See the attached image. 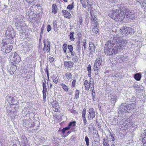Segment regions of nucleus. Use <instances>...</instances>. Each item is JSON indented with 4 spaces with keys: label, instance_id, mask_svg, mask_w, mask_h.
<instances>
[{
    "label": "nucleus",
    "instance_id": "obj_1",
    "mask_svg": "<svg viewBox=\"0 0 146 146\" xmlns=\"http://www.w3.org/2000/svg\"><path fill=\"white\" fill-rule=\"evenodd\" d=\"M126 44L125 41L121 37L115 36L113 40H108L105 44V54L107 55H114L121 51Z\"/></svg>",
    "mask_w": 146,
    "mask_h": 146
},
{
    "label": "nucleus",
    "instance_id": "obj_2",
    "mask_svg": "<svg viewBox=\"0 0 146 146\" xmlns=\"http://www.w3.org/2000/svg\"><path fill=\"white\" fill-rule=\"evenodd\" d=\"M14 22L17 29L20 31H21L23 34L27 36L29 35V31L27 29V26L23 21V17L22 16L17 17Z\"/></svg>",
    "mask_w": 146,
    "mask_h": 146
},
{
    "label": "nucleus",
    "instance_id": "obj_3",
    "mask_svg": "<svg viewBox=\"0 0 146 146\" xmlns=\"http://www.w3.org/2000/svg\"><path fill=\"white\" fill-rule=\"evenodd\" d=\"M39 123L38 121H35V122H34L31 120H24L23 125L24 127L27 128H32V131L31 132H33L37 130L39 127Z\"/></svg>",
    "mask_w": 146,
    "mask_h": 146
},
{
    "label": "nucleus",
    "instance_id": "obj_4",
    "mask_svg": "<svg viewBox=\"0 0 146 146\" xmlns=\"http://www.w3.org/2000/svg\"><path fill=\"white\" fill-rule=\"evenodd\" d=\"M11 42L9 43H7L5 40H3L2 43L3 46L1 47V50L3 54H5L10 52L13 48V45Z\"/></svg>",
    "mask_w": 146,
    "mask_h": 146
},
{
    "label": "nucleus",
    "instance_id": "obj_5",
    "mask_svg": "<svg viewBox=\"0 0 146 146\" xmlns=\"http://www.w3.org/2000/svg\"><path fill=\"white\" fill-rule=\"evenodd\" d=\"M125 117L122 116H116L113 119L112 123L115 125L120 126L122 127L124 122L125 121Z\"/></svg>",
    "mask_w": 146,
    "mask_h": 146
},
{
    "label": "nucleus",
    "instance_id": "obj_6",
    "mask_svg": "<svg viewBox=\"0 0 146 146\" xmlns=\"http://www.w3.org/2000/svg\"><path fill=\"white\" fill-rule=\"evenodd\" d=\"M7 38L11 40V42H13V38L15 35V32L14 29L11 26H9L5 33Z\"/></svg>",
    "mask_w": 146,
    "mask_h": 146
},
{
    "label": "nucleus",
    "instance_id": "obj_7",
    "mask_svg": "<svg viewBox=\"0 0 146 146\" xmlns=\"http://www.w3.org/2000/svg\"><path fill=\"white\" fill-rule=\"evenodd\" d=\"M6 100L9 104V106L17 105L18 103L17 97L13 96L12 94H9L6 97Z\"/></svg>",
    "mask_w": 146,
    "mask_h": 146
},
{
    "label": "nucleus",
    "instance_id": "obj_8",
    "mask_svg": "<svg viewBox=\"0 0 146 146\" xmlns=\"http://www.w3.org/2000/svg\"><path fill=\"white\" fill-rule=\"evenodd\" d=\"M9 61L12 64H17L20 60V58L16 52L13 53L9 58Z\"/></svg>",
    "mask_w": 146,
    "mask_h": 146
},
{
    "label": "nucleus",
    "instance_id": "obj_9",
    "mask_svg": "<svg viewBox=\"0 0 146 146\" xmlns=\"http://www.w3.org/2000/svg\"><path fill=\"white\" fill-rule=\"evenodd\" d=\"M119 114L123 115L126 111L128 112L127 104L126 103H122L119 106L117 111Z\"/></svg>",
    "mask_w": 146,
    "mask_h": 146
},
{
    "label": "nucleus",
    "instance_id": "obj_10",
    "mask_svg": "<svg viewBox=\"0 0 146 146\" xmlns=\"http://www.w3.org/2000/svg\"><path fill=\"white\" fill-rule=\"evenodd\" d=\"M124 11H125V15L127 18L129 20H133L134 19L135 15L133 11H130L129 9L125 7Z\"/></svg>",
    "mask_w": 146,
    "mask_h": 146
},
{
    "label": "nucleus",
    "instance_id": "obj_11",
    "mask_svg": "<svg viewBox=\"0 0 146 146\" xmlns=\"http://www.w3.org/2000/svg\"><path fill=\"white\" fill-rule=\"evenodd\" d=\"M132 125V121L130 119H126L123 123V125L122 126V128L123 130H126Z\"/></svg>",
    "mask_w": 146,
    "mask_h": 146
},
{
    "label": "nucleus",
    "instance_id": "obj_12",
    "mask_svg": "<svg viewBox=\"0 0 146 146\" xmlns=\"http://www.w3.org/2000/svg\"><path fill=\"white\" fill-rule=\"evenodd\" d=\"M131 29L128 27L123 26L119 30V31L123 36H125L130 33Z\"/></svg>",
    "mask_w": 146,
    "mask_h": 146
},
{
    "label": "nucleus",
    "instance_id": "obj_13",
    "mask_svg": "<svg viewBox=\"0 0 146 146\" xmlns=\"http://www.w3.org/2000/svg\"><path fill=\"white\" fill-rule=\"evenodd\" d=\"M121 12V10L116 9L113 10L112 13H110L109 15L113 19L117 21L118 14Z\"/></svg>",
    "mask_w": 146,
    "mask_h": 146
},
{
    "label": "nucleus",
    "instance_id": "obj_14",
    "mask_svg": "<svg viewBox=\"0 0 146 146\" xmlns=\"http://www.w3.org/2000/svg\"><path fill=\"white\" fill-rule=\"evenodd\" d=\"M124 8L125 7H123L122 9L121 10V12H119L118 14L117 20L118 21H121L125 18V11H124Z\"/></svg>",
    "mask_w": 146,
    "mask_h": 146
},
{
    "label": "nucleus",
    "instance_id": "obj_15",
    "mask_svg": "<svg viewBox=\"0 0 146 146\" xmlns=\"http://www.w3.org/2000/svg\"><path fill=\"white\" fill-rule=\"evenodd\" d=\"M85 85V89L86 90H88L90 88H94V82L89 83L88 80H86L84 82Z\"/></svg>",
    "mask_w": 146,
    "mask_h": 146
},
{
    "label": "nucleus",
    "instance_id": "obj_16",
    "mask_svg": "<svg viewBox=\"0 0 146 146\" xmlns=\"http://www.w3.org/2000/svg\"><path fill=\"white\" fill-rule=\"evenodd\" d=\"M31 8H33V10H34V9H36V14L38 15L39 16H40L42 15V11L41 8H38V7L36 5H33L31 7Z\"/></svg>",
    "mask_w": 146,
    "mask_h": 146
},
{
    "label": "nucleus",
    "instance_id": "obj_17",
    "mask_svg": "<svg viewBox=\"0 0 146 146\" xmlns=\"http://www.w3.org/2000/svg\"><path fill=\"white\" fill-rule=\"evenodd\" d=\"M95 116L94 110L93 108L90 109L88 114V119L89 120L94 118Z\"/></svg>",
    "mask_w": 146,
    "mask_h": 146
},
{
    "label": "nucleus",
    "instance_id": "obj_18",
    "mask_svg": "<svg viewBox=\"0 0 146 146\" xmlns=\"http://www.w3.org/2000/svg\"><path fill=\"white\" fill-rule=\"evenodd\" d=\"M21 144L24 146L27 145L28 144L27 138L24 135L21 136Z\"/></svg>",
    "mask_w": 146,
    "mask_h": 146
},
{
    "label": "nucleus",
    "instance_id": "obj_19",
    "mask_svg": "<svg viewBox=\"0 0 146 146\" xmlns=\"http://www.w3.org/2000/svg\"><path fill=\"white\" fill-rule=\"evenodd\" d=\"M6 108L8 114L11 116H13L15 113V109L14 108H9V106L7 107Z\"/></svg>",
    "mask_w": 146,
    "mask_h": 146
},
{
    "label": "nucleus",
    "instance_id": "obj_20",
    "mask_svg": "<svg viewBox=\"0 0 146 146\" xmlns=\"http://www.w3.org/2000/svg\"><path fill=\"white\" fill-rule=\"evenodd\" d=\"M136 104L134 102L133 103H131L129 105H127V108L128 112H130L131 110H133L135 108Z\"/></svg>",
    "mask_w": 146,
    "mask_h": 146
},
{
    "label": "nucleus",
    "instance_id": "obj_21",
    "mask_svg": "<svg viewBox=\"0 0 146 146\" xmlns=\"http://www.w3.org/2000/svg\"><path fill=\"white\" fill-rule=\"evenodd\" d=\"M141 137L143 146H146V130L144 131V132L141 134Z\"/></svg>",
    "mask_w": 146,
    "mask_h": 146
},
{
    "label": "nucleus",
    "instance_id": "obj_22",
    "mask_svg": "<svg viewBox=\"0 0 146 146\" xmlns=\"http://www.w3.org/2000/svg\"><path fill=\"white\" fill-rule=\"evenodd\" d=\"M31 47L26 44L22 45V49L24 52L29 51L31 49Z\"/></svg>",
    "mask_w": 146,
    "mask_h": 146
},
{
    "label": "nucleus",
    "instance_id": "obj_23",
    "mask_svg": "<svg viewBox=\"0 0 146 146\" xmlns=\"http://www.w3.org/2000/svg\"><path fill=\"white\" fill-rule=\"evenodd\" d=\"M103 144L104 146H110V145L112 143L111 142V140L109 139H103Z\"/></svg>",
    "mask_w": 146,
    "mask_h": 146
},
{
    "label": "nucleus",
    "instance_id": "obj_24",
    "mask_svg": "<svg viewBox=\"0 0 146 146\" xmlns=\"http://www.w3.org/2000/svg\"><path fill=\"white\" fill-rule=\"evenodd\" d=\"M62 12L64 16L66 18H69L71 16L70 13L67 10H63L62 11Z\"/></svg>",
    "mask_w": 146,
    "mask_h": 146
},
{
    "label": "nucleus",
    "instance_id": "obj_25",
    "mask_svg": "<svg viewBox=\"0 0 146 146\" xmlns=\"http://www.w3.org/2000/svg\"><path fill=\"white\" fill-rule=\"evenodd\" d=\"M42 86L43 87L42 92L43 96V100L45 101L46 99V84L44 82H43Z\"/></svg>",
    "mask_w": 146,
    "mask_h": 146
},
{
    "label": "nucleus",
    "instance_id": "obj_26",
    "mask_svg": "<svg viewBox=\"0 0 146 146\" xmlns=\"http://www.w3.org/2000/svg\"><path fill=\"white\" fill-rule=\"evenodd\" d=\"M77 38L78 40L76 44H80V40H82V38L81 33H79L77 34Z\"/></svg>",
    "mask_w": 146,
    "mask_h": 146
},
{
    "label": "nucleus",
    "instance_id": "obj_27",
    "mask_svg": "<svg viewBox=\"0 0 146 146\" xmlns=\"http://www.w3.org/2000/svg\"><path fill=\"white\" fill-rule=\"evenodd\" d=\"M89 47L90 48V50H91V52H93L95 51V47L94 45L93 44L92 42H90L89 43Z\"/></svg>",
    "mask_w": 146,
    "mask_h": 146
},
{
    "label": "nucleus",
    "instance_id": "obj_28",
    "mask_svg": "<svg viewBox=\"0 0 146 146\" xmlns=\"http://www.w3.org/2000/svg\"><path fill=\"white\" fill-rule=\"evenodd\" d=\"M52 12L56 14L57 11V7L56 5L55 4H53L52 6Z\"/></svg>",
    "mask_w": 146,
    "mask_h": 146
},
{
    "label": "nucleus",
    "instance_id": "obj_29",
    "mask_svg": "<svg viewBox=\"0 0 146 146\" xmlns=\"http://www.w3.org/2000/svg\"><path fill=\"white\" fill-rule=\"evenodd\" d=\"M141 77V74L140 73H136L134 74V78L137 81H139Z\"/></svg>",
    "mask_w": 146,
    "mask_h": 146
},
{
    "label": "nucleus",
    "instance_id": "obj_30",
    "mask_svg": "<svg viewBox=\"0 0 146 146\" xmlns=\"http://www.w3.org/2000/svg\"><path fill=\"white\" fill-rule=\"evenodd\" d=\"M117 99V98L116 96H112L111 99V104H112L113 105H114L116 102Z\"/></svg>",
    "mask_w": 146,
    "mask_h": 146
},
{
    "label": "nucleus",
    "instance_id": "obj_31",
    "mask_svg": "<svg viewBox=\"0 0 146 146\" xmlns=\"http://www.w3.org/2000/svg\"><path fill=\"white\" fill-rule=\"evenodd\" d=\"M102 61L101 57H99L96 58L94 64H101L102 62Z\"/></svg>",
    "mask_w": 146,
    "mask_h": 146
},
{
    "label": "nucleus",
    "instance_id": "obj_32",
    "mask_svg": "<svg viewBox=\"0 0 146 146\" xmlns=\"http://www.w3.org/2000/svg\"><path fill=\"white\" fill-rule=\"evenodd\" d=\"M94 141L95 142H98L99 141V136L98 134H96L93 137Z\"/></svg>",
    "mask_w": 146,
    "mask_h": 146
},
{
    "label": "nucleus",
    "instance_id": "obj_33",
    "mask_svg": "<svg viewBox=\"0 0 146 146\" xmlns=\"http://www.w3.org/2000/svg\"><path fill=\"white\" fill-rule=\"evenodd\" d=\"M77 46L76 48V52H75V54H77L78 55L80 54V51L81 50L80 47V44H77Z\"/></svg>",
    "mask_w": 146,
    "mask_h": 146
},
{
    "label": "nucleus",
    "instance_id": "obj_34",
    "mask_svg": "<svg viewBox=\"0 0 146 146\" xmlns=\"http://www.w3.org/2000/svg\"><path fill=\"white\" fill-rule=\"evenodd\" d=\"M60 85L65 91L67 92L68 91L69 88L68 86L63 83L61 84Z\"/></svg>",
    "mask_w": 146,
    "mask_h": 146
},
{
    "label": "nucleus",
    "instance_id": "obj_35",
    "mask_svg": "<svg viewBox=\"0 0 146 146\" xmlns=\"http://www.w3.org/2000/svg\"><path fill=\"white\" fill-rule=\"evenodd\" d=\"M51 105L52 107L55 108V109L57 110L59 108L58 103L56 101H54V102H53L52 104Z\"/></svg>",
    "mask_w": 146,
    "mask_h": 146
},
{
    "label": "nucleus",
    "instance_id": "obj_36",
    "mask_svg": "<svg viewBox=\"0 0 146 146\" xmlns=\"http://www.w3.org/2000/svg\"><path fill=\"white\" fill-rule=\"evenodd\" d=\"M76 123V122L75 121L70 122L69 123L67 127H69V129H70L71 127L75 126Z\"/></svg>",
    "mask_w": 146,
    "mask_h": 146
},
{
    "label": "nucleus",
    "instance_id": "obj_37",
    "mask_svg": "<svg viewBox=\"0 0 146 146\" xmlns=\"http://www.w3.org/2000/svg\"><path fill=\"white\" fill-rule=\"evenodd\" d=\"M80 94L79 91L78 90H76L75 91V98L74 99H76L77 100L79 98V95Z\"/></svg>",
    "mask_w": 146,
    "mask_h": 146
},
{
    "label": "nucleus",
    "instance_id": "obj_38",
    "mask_svg": "<svg viewBox=\"0 0 146 146\" xmlns=\"http://www.w3.org/2000/svg\"><path fill=\"white\" fill-rule=\"evenodd\" d=\"M65 76L67 79L69 80L72 78V75L71 73H67L65 74Z\"/></svg>",
    "mask_w": 146,
    "mask_h": 146
},
{
    "label": "nucleus",
    "instance_id": "obj_39",
    "mask_svg": "<svg viewBox=\"0 0 146 146\" xmlns=\"http://www.w3.org/2000/svg\"><path fill=\"white\" fill-rule=\"evenodd\" d=\"M93 31L95 33L97 34L99 32V30L97 26H94L92 29Z\"/></svg>",
    "mask_w": 146,
    "mask_h": 146
},
{
    "label": "nucleus",
    "instance_id": "obj_40",
    "mask_svg": "<svg viewBox=\"0 0 146 146\" xmlns=\"http://www.w3.org/2000/svg\"><path fill=\"white\" fill-rule=\"evenodd\" d=\"M101 64H94V71H98L100 68Z\"/></svg>",
    "mask_w": 146,
    "mask_h": 146
},
{
    "label": "nucleus",
    "instance_id": "obj_41",
    "mask_svg": "<svg viewBox=\"0 0 146 146\" xmlns=\"http://www.w3.org/2000/svg\"><path fill=\"white\" fill-rule=\"evenodd\" d=\"M47 48L46 51L47 52H49L50 50V42L48 41H47Z\"/></svg>",
    "mask_w": 146,
    "mask_h": 146
},
{
    "label": "nucleus",
    "instance_id": "obj_42",
    "mask_svg": "<svg viewBox=\"0 0 146 146\" xmlns=\"http://www.w3.org/2000/svg\"><path fill=\"white\" fill-rule=\"evenodd\" d=\"M137 1L140 4L142 7L143 6V4L146 3V0H137Z\"/></svg>",
    "mask_w": 146,
    "mask_h": 146
},
{
    "label": "nucleus",
    "instance_id": "obj_43",
    "mask_svg": "<svg viewBox=\"0 0 146 146\" xmlns=\"http://www.w3.org/2000/svg\"><path fill=\"white\" fill-rule=\"evenodd\" d=\"M74 32H72L70 33V38L71 40L72 41H74L75 39V38L74 37Z\"/></svg>",
    "mask_w": 146,
    "mask_h": 146
},
{
    "label": "nucleus",
    "instance_id": "obj_44",
    "mask_svg": "<svg viewBox=\"0 0 146 146\" xmlns=\"http://www.w3.org/2000/svg\"><path fill=\"white\" fill-rule=\"evenodd\" d=\"M6 60V57H0V63L1 64L5 63Z\"/></svg>",
    "mask_w": 146,
    "mask_h": 146
},
{
    "label": "nucleus",
    "instance_id": "obj_45",
    "mask_svg": "<svg viewBox=\"0 0 146 146\" xmlns=\"http://www.w3.org/2000/svg\"><path fill=\"white\" fill-rule=\"evenodd\" d=\"M74 2H73L72 4L71 5H68L67 7V8L68 9H69L70 10H72L74 8Z\"/></svg>",
    "mask_w": 146,
    "mask_h": 146
},
{
    "label": "nucleus",
    "instance_id": "obj_46",
    "mask_svg": "<svg viewBox=\"0 0 146 146\" xmlns=\"http://www.w3.org/2000/svg\"><path fill=\"white\" fill-rule=\"evenodd\" d=\"M86 40H83V46L84 47V50L82 48V50H83L82 52L83 53H84V50L86 49Z\"/></svg>",
    "mask_w": 146,
    "mask_h": 146
},
{
    "label": "nucleus",
    "instance_id": "obj_47",
    "mask_svg": "<svg viewBox=\"0 0 146 146\" xmlns=\"http://www.w3.org/2000/svg\"><path fill=\"white\" fill-rule=\"evenodd\" d=\"M107 139H109L111 140V142H112V143L115 140V139L113 135H110L109 136V138H108Z\"/></svg>",
    "mask_w": 146,
    "mask_h": 146
},
{
    "label": "nucleus",
    "instance_id": "obj_48",
    "mask_svg": "<svg viewBox=\"0 0 146 146\" xmlns=\"http://www.w3.org/2000/svg\"><path fill=\"white\" fill-rule=\"evenodd\" d=\"M89 139L87 136L85 137V141L86 143L87 146H88L89 145Z\"/></svg>",
    "mask_w": 146,
    "mask_h": 146
},
{
    "label": "nucleus",
    "instance_id": "obj_49",
    "mask_svg": "<svg viewBox=\"0 0 146 146\" xmlns=\"http://www.w3.org/2000/svg\"><path fill=\"white\" fill-rule=\"evenodd\" d=\"M69 129V127H67L65 128H63L61 130V132L62 133H64L66 131L68 130Z\"/></svg>",
    "mask_w": 146,
    "mask_h": 146
},
{
    "label": "nucleus",
    "instance_id": "obj_50",
    "mask_svg": "<svg viewBox=\"0 0 146 146\" xmlns=\"http://www.w3.org/2000/svg\"><path fill=\"white\" fill-rule=\"evenodd\" d=\"M53 25L54 28L55 29L57 28V24L56 21H53Z\"/></svg>",
    "mask_w": 146,
    "mask_h": 146
},
{
    "label": "nucleus",
    "instance_id": "obj_51",
    "mask_svg": "<svg viewBox=\"0 0 146 146\" xmlns=\"http://www.w3.org/2000/svg\"><path fill=\"white\" fill-rule=\"evenodd\" d=\"M67 45L66 44H64L63 45V50L65 53H66V50L67 49Z\"/></svg>",
    "mask_w": 146,
    "mask_h": 146
},
{
    "label": "nucleus",
    "instance_id": "obj_52",
    "mask_svg": "<svg viewBox=\"0 0 146 146\" xmlns=\"http://www.w3.org/2000/svg\"><path fill=\"white\" fill-rule=\"evenodd\" d=\"M82 117H85V115L86 114V109L85 108H84L82 113Z\"/></svg>",
    "mask_w": 146,
    "mask_h": 146
},
{
    "label": "nucleus",
    "instance_id": "obj_53",
    "mask_svg": "<svg viewBox=\"0 0 146 146\" xmlns=\"http://www.w3.org/2000/svg\"><path fill=\"white\" fill-rule=\"evenodd\" d=\"M54 102V101L52 99L50 98L49 99V98H48V103L51 104L52 105V104L53 102Z\"/></svg>",
    "mask_w": 146,
    "mask_h": 146
},
{
    "label": "nucleus",
    "instance_id": "obj_54",
    "mask_svg": "<svg viewBox=\"0 0 146 146\" xmlns=\"http://www.w3.org/2000/svg\"><path fill=\"white\" fill-rule=\"evenodd\" d=\"M82 117V119L84 122V124L85 125H87V121L85 117Z\"/></svg>",
    "mask_w": 146,
    "mask_h": 146
},
{
    "label": "nucleus",
    "instance_id": "obj_55",
    "mask_svg": "<svg viewBox=\"0 0 146 146\" xmlns=\"http://www.w3.org/2000/svg\"><path fill=\"white\" fill-rule=\"evenodd\" d=\"M76 80H75L74 79L72 82V87L74 88L75 86Z\"/></svg>",
    "mask_w": 146,
    "mask_h": 146
},
{
    "label": "nucleus",
    "instance_id": "obj_56",
    "mask_svg": "<svg viewBox=\"0 0 146 146\" xmlns=\"http://www.w3.org/2000/svg\"><path fill=\"white\" fill-rule=\"evenodd\" d=\"M143 5V6L142 8L144 11L146 12V3H144Z\"/></svg>",
    "mask_w": 146,
    "mask_h": 146
},
{
    "label": "nucleus",
    "instance_id": "obj_57",
    "mask_svg": "<svg viewBox=\"0 0 146 146\" xmlns=\"http://www.w3.org/2000/svg\"><path fill=\"white\" fill-rule=\"evenodd\" d=\"M81 3L82 5V6L83 7H84L85 8L86 7H87L86 4L84 2V1H83L82 2H81Z\"/></svg>",
    "mask_w": 146,
    "mask_h": 146
},
{
    "label": "nucleus",
    "instance_id": "obj_58",
    "mask_svg": "<svg viewBox=\"0 0 146 146\" xmlns=\"http://www.w3.org/2000/svg\"><path fill=\"white\" fill-rule=\"evenodd\" d=\"M51 29V28L50 25H48L47 26V31L48 32H49Z\"/></svg>",
    "mask_w": 146,
    "mask_h": 146
},
{
    "label": "nucleus",
    "instance_id": "obj_59",
    "mask_svg": "<svg viewBox=\"0 0 146 146\" xmlns=\"http://www.w3.org/2000/svg\"><path fill=\"white\" fill-rule=\"evenodd\" d=\"M9 66L10 67V68H17L15 64H9Z\"/></svg>",
    "mask_w": 146,
    "mask_h": 146
},
{
    "label": "nucleus",
    "instance_id": "obj_60",
    "mask_svg": "<svg viewBox=\"0 0 146 146\" xmlns=\"http://www.w3.org/2000/svg\"><path fill=\"white\" fill-rule=\"evenodd\" d=\"M54 61V58L52 57H50L48 58V61L50 63H51Z\"/></svg>",
    "mask_w": 146,
    "mask_h": 146
},
{
    "label": "nucleus",
    "instance_id": "obj_61",
    "mask_svg": "<svg viewBox=\"0 0 146 146\" xmlns=\"http://www.w3.org/2000/svg\"><path fill=\"white\" fill-rule=\"evenodd\" d=\"M88 72H91V68L90 64H89L88 67Z\"/></svg>",
    "mask_w": 146,
    "mask_h": 146
},
{
    "label": "nucleus",
    "instance_id": "obj_62",
    "mask_svg": "<svg viewBox=\"0 0 146 146\" xmlns=\"http://www.w3.org/2000/svg\"><path fill=\"white\" fill-rule=\"evenodd\" d=\"M68 48L70 51L73 50V47L72 45H69L68 46Z\"/></svg>",
    "mask_w": 146,
    "mask_h": 146
},
{
    "label": "nucleus",
    "instance_id": "obj_63",
    "mask_svg": "<svg viewBox=\"0 0 146 146\" xmlns=\"http://www.w3.org/2000/svg\"><path fill=\"white\" fill-rule=\"evenodd\" d=\"M86 1L88 6H91V0H86Z\"/></svg>",
    "mask_w": 146,
    "mask_h": 146
},
{
    "label": "nucleus",
    "instance_id": "obj_64",
    "mask_svg": "<svg viewBox=\"0 0 146 146\" xmlns=\"http://www.w3.org/2000/svg\"><path fill=\"white\" fill-rule=\"evenodd\" d=\"M53 79V81L55 83H57L58 82V80L56 77L54 79Z\"/></svg>",
    "mask_w": 146,
    "mask_h": 146
}]
</instances>
